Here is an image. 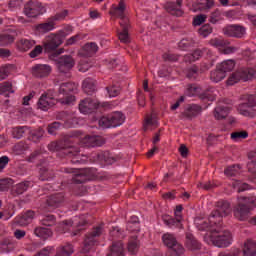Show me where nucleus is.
Here are the masks:
<instances>
[{"mask_svg": "<svg viewBox=\"0 0 256 256\" xmlns=\"http://www.w3.org/2000/svg\"><path fill=\"white\" fill-rule=\"evenodd\" d=\"M69 15V10H62L60 12H57L54 16L49 18V21H52L55 23V21H63L65 17Z\"/></svg>", "mask_w": 256, "mask_h": 256, "instance_id": "052dcab7", "label": "nucleus"}, {"mask_svg": "<svg viewBox=\"0 0 256 256\" xmlns=\"http://www.w3.org/2000/svg\"><path fill=\"white\" fill-rule=\"evenodd\" d=\"M82 89H83L84 93H86V95H93V93L96 91L95 80H93L91 78H86L83 81Z\"/></svg>", "mask_w": 256, "mask_h": 256, "instance_id": "e433bc0d", "label": "nucleus"}, {"mask_svg": "<svg viewBox=\"0 0 256 256\" xmlns=\"http://www.w3.org/2000/svg\"><path fill=\"white\" fill-rule=\"evenodd\" d=\"M61 123L60 122H53L48 125L47 131L49 135H57V131L61 129Z\"/></svg>", "mask_w": 256, "mask_h": 256, "instance_id": "680f3d73", "label": "nucleus"}, {"mask_svg": "<svg viewBox=\"0 0 256 256\" xmlns=\"http://www.w3.org/2000/svg\"><path fill=\"white\" fill-rule=\"evenodd\" d=\"M82 143L84 147H102V145H105V138L87 135L82 139Z\"/></svg>", "mask_w": 256, "mask_h": 256, "instance_id": "393cba45", "label": "nucleus"}, {"mask_svg": "<svg viewBox=\"0 0 256 256\" xmlns=\"http://www.w3.org/2000/svg\"><path fill=\"white\" fill-rule=\"evenodd\" d=\"M199 99H202V101H205V100L215 101V96L211 94V91L206 90L199 94Z\"/></svg>", "mask_w": 256, "mask_h": 256, "instance_id": "338daca9", "label": "nucleus"}, {"mask_svg": "<svg viewBox=\"0 0 256 256\" xmlns=\"http://www.w3.org/2000/svg\"><path fill=\"white\" fill-rule=\"evenodd\" d=\"M29 187H33V182L27 180L20 182L14 186L13 193H15V195H23Z\"/></svg>", "mask_w": 256, "mask_h": 256, "instance_id": "7c9ffc66", "label": "nucleus"}, {"mask_svg": "<svg viewBox=\"0 0 256 256\" xmlns=\"http://www.w3.org/2000/svg\"><path fill=\"white\" fill-rule=\"evenodd\" d=\"M41 53H43V46L37 45L34 47V49L32 51H30L29 57L31 59H35V57H39V55H41Z\"/></svg>", "mask_w": 256, "mask_h": 256, "instance_id": "69168bd1", "label": "nucleus"}, {"mask_svg": "<svg viewBox=\"0 0 256 256\" xmlns=\"http://www.w3.org/2000/svg\"><path fill=\"white\" fill-rule=\"evenodd\" d=\"M23 13L28 19H35L43 15V5L37 1L30 0L24 5Z\"/></svg>", "mask_w": 256, "mask_h": 256, "instance_id": "f8f14e48", "label": "nucleus"}, {"mask_svg": "<svg viewBox=\"0 0 256 256\" xmlns=\"http://www.w3.org/2000/svg\"><path fill=\"white\" fill-rule=\"evenodd\" d=\"M73 253V245L67 243L56 249L55 256H70Z\"/></svg>", "mask_w": 256, "mask_h": 256, "instance_id": "c03bdc74", "label": "nucleus"}, {"mask_svg": "<svg viewBox=\"0 0 256 256\" xmlns=\"http://www.w3.org/2000/svg\"><path fill=\"white\" fill-rule=\"evenodd\" d=\"M198 33L201 35V37H209V35L213 33V27H211V24H204L199 28Z\"/></svg>", "mask_w": 256, "mask_h": 256, "instance_id": "bf43d9fd", "label": "nucleus"}, {"mask_svg": "<svg viewBox=\"0 0 256 256\" xmlns=\"http://www.w3.org/2000/svg\"><path fill=\"white\" fill-rule=\"evenodd\" d=\"M186 77L191 79V81H195L197 77H199V68L197 66H191L186 70Z\"/></svg>", "mask_w": 256, "mask_h": 256, "instance_id": "4d7b16f0", "label": "nucleus"}, {"mask_svg": "<svg viewBox=\"0 0 256 256\" xmlns=\"http://www.w3.org/2000/svg\"><path fill=\"white\" fill-rule=\"evenodd\" d=\"M74 91H77V84L65 82L60 85L59 95H69V93H73Z\"/></svg>", "mask_w": 256, "mask_h": 256, "instance_id": "2f4dec72", "label": "nucleus"}, {"mask_svg": "<svg viewBox=\"0 0 256 256\" xmlns=\"http://www.w3.org/2000/svg\"><path fill=\"white\" fill-rule=\"evenodd\" d=\"M254 207H256L255 196H241L238 198V204L234 208V217L238 219V221H247Z\"/></svg>", "mask_w": 256, "mask_h": 256, "instance_id": "f03ea898", "label": "nucleus"}, {"mask_svg": "<svg viewBox=\"0 0 256 256\" xmlns=\"http://www.w3.org/2000/svg\"><path fill=\"white\" fill-rule=\"evenodd\" d=\"M126 229L132 233H139V217L131 216L130 220L127 223Z\"/></svg>", "mask_w": 256, "mask_h": 256, "instance_id": "79ce46f5", "label": "nucleus"}, {"mask_svg": "<svg viewBox=\"0 0 256 256\" xmlns=\"http://www.w3.org/2000/svg\"><path fill=\"white\" fill-rule=\"evenodd\" d=\"M58 149L59 151H63L66 157L71 159V163L77 165L79 163H85V160L81 158V149L79 146H74L71 137H64L63 139L58 141Z\"/></svg>", "mask_w": 256, "mask_h": 256, "instance_id": "7ed1b4c3", "label": "nucleus"}, {"mask_svg": "<svg viewBox=\"0 0 256 256\" xmlns=\"http://www.w3.org/2000/svg\"><path fill=\"white\" fill-rule=\"evenodd\" d=\"M164 61H169L170 63H175V61H179V56L177 54L164 53L162 55Z\"/></svg>", "mask_w": 256, "mask_h": 256, "instance_id": "774afa93", "label": "nucleus"}, {"mask_svg": "<svg viewBox=\"0 0 256 256\" xmlns=\"http://www.w3.org/2000/svg\"><path fill=\"white\" fill-rule=\"evenodd\" d=\"M248 159H250L247 164L248 171L249 173H251V175H254V177H256V151L249 152Z\"/></svg>", "mask_w": 256, "mask_h": 256, "instance_id": "a19ab883", "label": "nucleus"}, {"mask_svg": "<svg viewBox=\"0 0 256 256\" xmlns=\"http://www.w3.org/2000/svg\"><path fill=\"white\" fill-rule=\"evenodd\" d=\"M99 107V102L97 100H93L91 98H86L79 103V111L83 113V115H89L96 111Z\"/></svg>", "mask_w": 256, "mask_h": 256, "instance_id": "f3484780", "label": "nucleus"}, {"mask_svg": "<svg viewBox=\"0 0 256 256\" xmlns=\"http://www.w3.org/2000/svg\"><path fill=\"white\" fill-rule=\"evenodd\" d=\"M52 68L48 64H36L32 67L31 73L33 77L37 79H44V77H49L51 75Z\"/></svg>", "mask_w": 256, "mask_h": 256, "instance_id": "a211bd4d", "label": "nucleus"}, {"mask_svg": "<svg viewBox=\"0 0 256 256\" xmlns=\"http://www.w3.org/2000/svg\"><path fill=\"white\" fill-rule=\"evenodd\" d=\"M28 133L30 134V141H33L34 143H39V141H41V139H43V136L45 135V130H43V128H38L36 130L29 129Z\"/></svg>", "mask_w": 256, "mask_h": 256, "instance_id": "4c0bfd02", "label": "nucleus"}, {"mask_svg": "<svg viewBox=\"0 0 256 256\" xmlns=\"http://www.w3.org/2000/svg\"><path fill=\"white\" fill-rule=\"evenodd\" d=\"M243 255L244 256H256V243H255V241L247 240L244 243Z\"/></svg>", "mask_w": 256, "mask_h": 256, "instance_id": "f704fd0d", "label": "nucleus"}, {"mask_svg": "<svg viewBox=\"0 0 256 256\" xmlns=\"http://www.w3.org/2000/svg\"><path fill=\"white\" fill-rule=\"evenodd\" d=\"M110 15H113L114 17H119L121 21H123V19H129L125 17V2L120 1L118 6L110 11Z\"/></svg>", "mask_w": 256, "mask_h": 256, "instance_id": "473e14b6", "label": "nucleus"}, {"mask_svg": "<svg viewBox=\"0 0 256 256\" xmlns=\"http://www.w3.org/2000/svg\"><path fill=\"white\" fill-rule=\"evenodd\" d=\"M195 45V40L193 38H183L179 44L178 47L182 51H187V49H191Z\"/></svg>", "mask_w": 256, "mask_h": 256, "instance_id": "5fc2aeb1", "label": "nucleus"}, {"mask_svg": "<svg viewBox=\"0 0 256 256\" xmlns=\"http://www.w3.org/2000/svg\"><path fill=\"white\" fill-rule=\"evenodd\" d=\"M187 245L192 251H199L201 249V243L191 236H187Z\"/></svg>", "mask_w": 256, "mask_h": 256, "instance_id": "13d9d810", "label": "nucleus"}, {"mask_svg": "<svg viewBox=\"0 0 256 256\" xmlns=\"http://www.w3.org/2000/svg\"><path fill=\"white\" fill-rule=\"evenodd\" d=\"M203 53H209V50L207 48L196 49L193 51V53L186 54L184 56V61H185V63H193V62L201 59V57H203Z\"/></svg>", "mask_w": 256, "mask_h": 256, "instance_id": "c85d7f7f", "label": "nucleus"}, {"mask_svg": "<svg viewBox=\"0 0 256 256\" xmlns=\"http://www.w3.org/2000/svg\"><path fill=\"white\" fill-rule=\"evenodd\" d=\"M128 251L131 255H135L139 251V239L137 236H132L128 241Z\"/></svg>", "mask_w": 256, "mask_h": 256, "instance_id": "09e8293b", "label": "nucleus"}, {"mask_svg": "<svg viewBox=\"0 0 256 256\" xmlns=\"http://www.w3.org/2000/svg\"><path fill=\"white\" fill-rule=\"evenodd\" d=\"M223 11L220 9H215L210 13L209 22L212 23V25H217L219 21H223Z\"/></svg>", "mask_w": 256, "mask_h": 256, "instance_id": "de8ad7c7", "label": "nucleus"}, {"mask_svg": "<svg viewBox=\"0 0 256 256\" xmlns=\"http://www.w3.org/2000/svg\"><path fill=\"white\" fill-rule=\"evenodd\" d=\"M12 43H15V35L14 34H11L9 32L0 34V47H7V46L11 45Z\"/></svg>", "mask_w": 256, "mask_h": 256, "instance_id": "58836bf2", "label": "nucleus"}, {"mask_svg": "<svg viewBox=\"0 0 256 256\" xmlns=\"http://www.w3.org/2000/svg\"><path fill=\"white\" fill-rule=\"evenodd\" d=\"M125 123V115L121 112H114L110 116H103L99 119L98 125L102 129H109L111 127H119Z\"/></svg>", "mask_w": 256, "mask_h": 256, "instance_id": "423d86ee", "label": "nucleus"}, {"mask_svg": "<svg viewBox=\"0 0 256 256\" xmlns=\"http://www.w3.org/2000/svg\"><path fill=\"white\" fill-rule=\"evenodd\" d=\"M224 175H226V177H239V175H241V166L240 165L228 166L224 170Z\"/></svg>", "mask_w": 256, "mask_h": 256, "instance_id": "49530a36", "label": "nucleus"}, {"mask_svg": "<svg viewBox=\"0 0 256 256\" xmlns=\"http://www.w3.org/2000/svg\"><path fill=\"white\" fill-rule=\"evenodd\" d=\"M225 77H227V74L223 72L218 66L216 70L210 73V79L213 81V83H219L220 81H223Z\"/></svg>", "mask_w": 256, "mask_h": 256, "instance_id": "37998d69", "label": "nucleus"}, {"mask_svg": "<svg viewBox=\"0 0 256 256\" xmlns=\"http://www.w3.org/2000/svg\"><path fill=\"white\" fill-rule=\"evenodd\" d=\"M33 217H35V212L29 210L25 214L16 217L15 223L16 225H20V227H25L26 225H29L31 221H33Z\"/></svg>", "mask_w": 256, "mask_h": 256, "instance_id": "cd10ccee", "label": "nucleus"}, {"mask_svg": "<svg viewBox=\"0 0 256 256\" xmlns=\"http://www.w3.org/2000/svg\"><path fill=\"white\" fill-rule=\"evenodd\" d=\"M256 75V70L253 68H240L230 75L227 80V85H235L239 81H251Z\"/></svg>", "mask_w": 256, "mask_h": 256, "instance_id": "39448f33", "label": "nucleus"}, {"mask_svg": "<svg viewBox=\"0 0 256 256\" xmlns=\"http://www.w3.org/2000/svg\"><path fill=\"white\" fill-rule=\"evenodd\" d=\"M64 223L67 227L75 228V230H73L71 233V237H75V236L79 235V232L83 231V229H84L83 226L87 225V220H85V219L79 220L78 217H75L74 221L66 220V221H64Z\"/></svg>", "mask_w": 256, "mask_h": 256, "instance_id": "4be33fe9", "label": "nucleus"}, {"mask_svg": "<svg viewBox=\"0 0 256 256\" xmlns=\"http://www.w3.org/2000/svg\"><path fill=\"white\" fill-rule=\"evenodd\" d=\"M195 225L199 231H210L218 227L219 224H215L211 222V216H209V219H203V218H196L195 219Z\"/></svg>", "mask_w": 256, "mask_h": 256, "instance_id": "b1692460", "label": "nucleus"}, {"mask_svg": "<svg viewBox=\"0 0 256 256\" xmlns=\"http://www.w3.org/2000/svg\"><path fill=\"white\" fill-rule=\"evenodd\" d=\"M61 45H63V37L59 34L51 33L43 40L45 53H53V51H57Z\"/></svg>", "mask_w": 256, "mask_h": 256, "instance_id": "1a4fd4ad", "label": "nucleus"}, {"mask_svg": "<svg viewBox=\"0 0 256 256\" xmlns=\"http://www.w3.org/2000/svg\"><path fill=\"white\" fill-rule=\"evenodd\" d=\"M62 173H72V181L78 185L82 183H86L89 180V173H91V169L85 168L82 170H77L73 168H61Z\"/></svg>", "mask_w": 256, "mask_h": 256, "instance_id": "9d476101", "label": "nucleus"}, {"mask_svg": "<svg viewBox=\"0 0 256 256\" xmlns=\"http://www.w3.org/2000/svg\"><path fill=\"white\" fill-rule=\"evenodd\" d=\"M34 29L38 33H49V31H53L55 29V23L49 20L48 22L34 26Z\"/></svg>", "mask_w": 256, "mask_h": 256, "instance_id": "72a5a7b5", "label": "nucleus"}, {"mask_svg": "<svg viewBox=\"0 0 256 256\" xmlns=\"http://www.w3.org/2000/svg\"><path fill=\"white\" fill-rule=\"evenodd\" d=\"M15 247H17V242L11 238H5L0 243L1 253H11V251H15Z\"/></svg>", "mask_w": 256, "mask_h": 256, "instance_id": "c756f323", "label": "nucleus"}, {"mask_svg": "<svg viewBox=\"0 0 256 256\" xmlns=\"http://www.w3.org/2000/svg\"><path fill=\"white\" fill-rule=\"evenodd\" d=\"M55 105V96L51 94L50 92H44L38 102H37V107L41 111H49L51 107H54Z\"/></svg>", "mask_w": 256, "mask_h": 256, "instance_id": "dca6fc26", "label": "nucleus"}, {"mask_svg": "<svg viewBox=\"0 0 256 256\" xmlns=\"http://www.w3.org/2000/svg\"><path fill=\"white\" fill-rule=\"evenodd\" d=\"M229 115V107L227 106H217L214 109V117L217 119V121H221L222 119H226V117Z\"/></svg>", "mask_w": 256, "mask_h": 256, "instance_id": "c9c22d12", "label": "nucleus"}, {"mask_svg": "<svg viewBox=\"0 0 256 256\" xmlns=\"http://www.w3.org/2000/svg\"><path fill=\"white\" fill-rule=\"evenodd\" d=\"M37 42L35 40L22 38L16 42V49L20 51V53H27V51L33 49Z\"/></svg>", "mask_w": 256, "mask_h": 256, "instance_id": "bb28decb", "label": "nucleus"}, {"mask_svg": "<svg viewBox=\"0 0 256 256\" xmlns=\"http://www.w3.org/2000/svg\"><path fill=\"white\" fill-rule=\"evenodd\" d=\"M99 51V46L95 42L86 43L78 52L80 57H93Z\"/></svg>", "mask_w": 256, "mask_h": 256, "instance_id": "5701e85b", "label": "nucleus"}, {"mask_svg": "<svg viewBox=\"0 0 256 256\" xmlns=\"http://www.w3.org/2000/svg\"><path fill=\"white\" fill-rule=\"evenodd\" d=\"M120 26L122 31L118 33V39L121 43H131V38L129 37V29H131V24L129 19L120 20Z\"/></svg>", "mask_w": 256, "mask_h": 256, "instance_id": "412c9836", "label": "nucleus"}, {"mask_svg": "<svg viewBox=\"0 0 256 256\" xmlns=\"http://www.w3.org/2000/svg\"><path fill=\"white\" fill-rule=\"evenodd\" d=\"M29 127L27 126H17L12 128V137L13 139H22L25 133H28Z\"/></svg>", "mask_w": 256, "mask_h": 256, "instance_id": "a18cd8bd", "label": "nucleus"}, {"mask_svg": "<svg viewBox=\"0 0 256 256\" xmlns=\"http://www.w3.org/2000/svg\"><path fill=\"white\" fill-rule=\"evenodd\" d=\"M205 241L212 243L215 247L225 248L233 243V236L228 230H221V224L211 230V234L204 237Z\"/></svg>", "mask_w": 256, "mask_h": 256, "instance_id": "f257e3e1", "label": "nucleus"}, {"mask_svg": "<svg viewBox=\"0 0 256 256\" xmlns=\"http://www.w3.org/2000/svg\"><path fill=\"white\" fill-rule=\"evenodd\" d=\"M243 102L238 106V112L244 117H255L256 97L255 95H244Z\"/></svg>", "mask_w": 256, "mask_h": 256, "instance_id": "6e6552de", "label": "nucleus"}, {"mask_svg": "<svg viewBox=\"0 0 256 256\" xmlns=\"http://www.w3.org/2000/svg\"><path fill=\"white\" fill-rule=\"evenodd\" d=\"M162 241L166 247L170 250V253H177L178 255H183L185 248L183 245L177 241V237L171 233H165L162 236Z\"/></svg>", "mask_w": 256, "mask_h": 256, "instance_id": "9b49d317", "label": "nucleus"}, {"mask_svg": "<svg viewBox=\"0 0 256 256\" xmlns=\"http://www.w3.org/2000/svg\"><path fill=\"white\" fill-rule=\"evenodd\" d=\"M201 106L197 104L189 105L184 112L181 113L180 119H193L201 113Z\"/></svg>", "mask_w": 256, "mask_h": 256, "instance_id": "a878e982", "label": "nucleus"}, {"mask_svg": "<svg viewBox=\"0 0 256 256\" xmlns=\"http://www.w3.org/2000/svg\"><path fill=\"white\" fill-rule=\"evenodd\" d=\"M249 137V133L247 131L233 132L231 134V139L233 141H239L240 139H247Z\"/></svg>", "mask_w": 256, "mask_h": 256, "instance_id": "0e129e2a", "label": "nucleus"}, {"mask_svg": "<svg viewBox=\"0 0 256 256\" xmlns=\"http://www.w3.org/2000/svg\"><path fill=\"white\" fill-rule=\"evenodd\" d=\"M65 203V195L63 193L52 194L47 197L46 205L50 209H57Z\"/></svg>", "mask_w": 256, "mask_h": 256, "instance_id": "6ab92c4d", "label": "nucleus"}, {"mask_svg": "<svg viewBox=\"0 0 256 256\" xmlns=\"http://www.w3.org/2000/svg\"><path fill=\"white\" fill-rule=\"evenodd\" d=\"M231 213V204L225 200H219L216 203V209L210 214V223L221 225L223 217H227Z\"/></svg>", "mask_w": 256, "mask_h": 256, "instance_id": "20e7f679", "label": "nucleus"}, {"mask_svg": "<svg viewBox=\"0 0 256 256\" xmlns=\"http://www.w3.org/2000/svg\"><path fill=\"white\" fill-rule=\"evenodd\" d=\"M11 93H15V90H13V84H11V82H4L0 84V95L9 97Z\"/></svg>", "mask_w": 256, "mask_h": 256, "instance_id": "864d4df0", "label": "nucleus"}, {"mask_svg": "<svg viewBox=\"0 0 256 256\" xmlns=\"http://www.w3.org/2000/svg\"><path fill=\"white\" fill-rule=\"evenodd\" d=\"M53 251H55V247L53 246H46L39 250L34 256H50Z\"/></svg>", "mask_w": 256, "mask_h": 256, "instance_id": "e2e57ef3", "label": "nucleus"}, {"mask_svg": "<svg viewBox=\"0 0 256 256\" xmlns=\"http://www.w3.org/2000/svg\"><path fill=\"white\" fill-rule=\"evenodd\" d=\"M226 37H234V39H243L247 35V28L239 24L228 25L223 28Z\"/></svg>", "mask_w": 256, "mask_h": 256, "instance_id": "4468645a", "label": "nucleus"}, {"mask_svg": "<svg viewBox=\"0 0 256 256\" xmlns=\"http://www.w3.org/2000/svg\"><path fill=\"white\" fill-rule=\"evenodd\" d=\"M102 234L103 226H97L90 233H88L84 240L85 251H91V247H94V245L97 243L96 237H101Z\"/></svg>", "mask_w": 256, "mask_h": 256, "instance_id": "2eb2a0df", "label": "nucleus"}, {"mask_svg": "<svg viewBox=\"0 0 256 256\" xmlns=\"http://www.w3.org/2000/svg\"><path fill=\"white\" fill-rule=\"evenodd\" d=\"M40 223L44 227H53L57 223V218L55 217V215H45L40 219Z\"/></svg>", "mask_w": 256, "mask_h": 256, "instance_id": "3c124183", "label": "nucleus"}, {"mask_svg": "<svg viewBox=\"0 0 256 256\" xmlns=\"http://www.w3.org/2000/svg\"><path fill=\"white\" fill-rule=\"evenodd\" d=\"M40 181H50V179H53L55 177V173H53L52 170L48 169L47 167L40 168Z\"/></svg>", "mask_w": 256, "mask_h": 256, "instance_id": "603ef678", "label": "nucleus"}, {"mask_svg": "<svg viewBox=\"0 0 256 256\" xmlns=\"http://www.w3.org/2000/svg\"><path fill=\"white\" fill-rule=\"evenodd\" d=\"M56 67L59 73L67 75L75 67V59L71 55H63L56 61Z\"/></svg>", "mask_w": 256, "mask_h": 256, "instance_id": "ddd939ff", "label": "nucleus"}, {"mask_svg": "<svg viewBox=\"0 0 256 256\" xmlns=\"http://www.w3.org/2000/svg\"><path fill=\"white\" fill-rule=\"evenodd\" d=\"M174 217H171L169 215H163L162 221L164 224L169 227L170 229H173L175 227L176 229H183V206L177 205L174 210Z\"/></svg>", "mask_w": 256, "mask_h": 256, "instance_id": "0eeeda50", "label": "nucleus"}, {"mask_svg": "<svg viewBox=\"0 0 256 256\" xmlns=\"http://www.w3.org/2000/svg\"><path fill=\"white\" fill-rule=\"evenodd\" d=\"M218 67L220 71H223L227 75V73L235 69V60H225L222 63H220Z\"/></svg>", "mask_w": 256, "mask_h": 256, "instance_id": "8fccbe9b", "label": "nucleus"}, {"mask_svg": "<svg viewBox=\"0 0 256 256\" xmlns=\"http://www.w3.org/2000/svg\"><path fill=\"white\" fill-rule=\"evenodd\" d=\"M182 6L183 0H176V2H166L164 8L167 13H170V15H174V17H181V15H183V10H181Z\"/></svg>", "mask_w": 256, "mask_h": 256, "instance_id": "aec40b11", "label": "nucleus"}, {"mask_svg": "<svg viewBox=\"0 0 256 256\" xmlns=\"http://www.w3.org/2000/svg\"><path fill=\"white\" fill-rule=\"evenodd\" d=\"M34 234L36 237H40V239H49V237L53 236V231L45 227H36L34 229Z\"/></svg>", "mask_w": 256, "mask_h": 256, "instance_id": "ea45409f", "label": "nucleus"}, {"mask_svg": "<svg viewBox=\"0 0 256 256\" xmlns=\"http://www.w3.org/2000/svg\"><path fill=\"white\" fill-rule=\"evenodd\" d=\"M229 44V41L219 38H214L210 40V45L212 47H216V49H223V47H227Z\"/></svg>", "mask_w": 256, "mask_h": 256, "instance_id": "6e6d98bb", "label": "nucleus"}]
</instances>
